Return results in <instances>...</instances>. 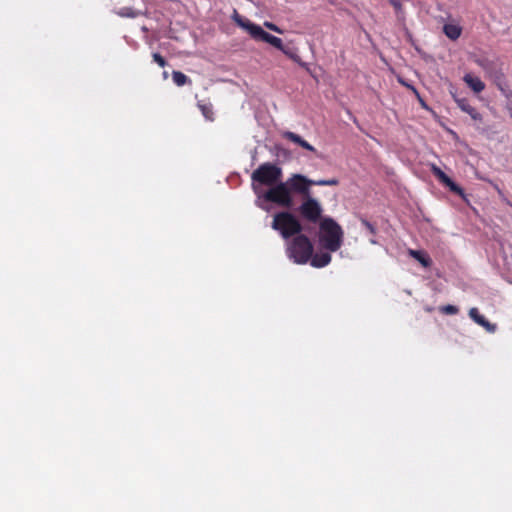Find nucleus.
Listing matches in <instances>:
<instances>
[{
    "label": "nucleus",
    "instance_id": "nucleus-13",
    "mask_svg": "<svg viewBox=\"0 0 512 512\" xmlns=\"http://www.w3.org/2000/svg\"><path fill=\"white\" fill-rule=\"evenodd\" d=\"M331 255L328 252L312 254L310 261L311 265L316 268L327 266L331 262Z\"/></svg>",
    "mask_w": 512,
    "mask_h": 512
},
{
    "label": "nucleus",
    "instance_id": "nucleus-1",
    "mask_svg": "<svg viewBox=\"0 0 512 512\" xmlns=\"http://www.w3.org/2000/svg\"><path fill=\"white\" fill-rule=\"evenodd\" d=\"M337 178L311 180L302 174H292L284 183H280L264 194L266 202L274 203L280 207L291 208L294 205L293 195L307 196L311 186H337Z\"/></svg>",
    "mask_w": 512,
    "mask_h": 512
},
{
    "label": "nucleus",
    "instance_id": "nucleus-8",
    "mask_svg": "<svg viewBox=\"0 0 512 512\" xmlns=\"http://www.w3.org/2000/svg\"><path fill=\"white\" fill-rule=\"evenodd\" d=\"M304 198L302 204L298 208L300 215L311 223H317L320 220L322 208L319 202L311 197V193Z\"/></svg>",
    "mask_w": 512,
    "mask_h": 512
},
{
    "label": "nucleus",
    "instance_id": "nucleus-5",
    "mask_svg": "<svg viewBox=\"0 0 512 512\" xmlns=\"http://www.w3.org/2000/svg\"><path fill=\"white\" fill-rule=\"evenodd\" d=\"M272 228L278 231L284 239L301 234L302 225L290 212L282 211L274 215Z\"/></svg>",
    "mask_w": 512,
    "mask_h": 512
},
{
    "label": "nucleus",
    "instance_id": "nucleus-18",
    "mask_svg": "<svg viewBox=\"0 0 512 512\" xmlns=\"http://www.w3.org/2000/svg\"><path fill=\"white\" fill-rule=\"evenodd\" d=\"M172 78L177 86H184L185 84L190 83V79L181 71H173Z\"/></svg>",
    "mask_w": 512,
    "mask_h": 512
},
{
    "label": "nucleus",
    "instance_id": "nucleus-24",
    "mask_svg": "<svg viewBox=\"0 0 512 512\" xmlns=\"http://www.w3.org/2000/svg\"><path fill=\"white\" fill-rule=\"evenodd\" d=\"M390 2V4L395 8V9H400L401 8V3L399 0H388Z\"/></svg>",
    "mask_w": 512,
    "mask_h": 512
},
{
    "label": "nucleus",
    "instance_id": "nucleus-23",
    "mask_svg": "<svg viewBox=\"0 0 512 512\" xmlns=\"http://www.w3.org/2000/svg\"><path fill=\"white\" fill-rule=\"evenodd\" d=\"M362 223L364 224V226L371 232V233H375V229L373 227V225L371 223H369L368 221L366 220H363Z\"/></svg>",
    "mask_w": 512,
    "mask_h": 512
},
{
    "label": "nucleus",
    "instance_id": "nucleus-10",
    "mask_svg": "<svg viewBox=\"0 0 512 512\" xmlns=\"http://www.w3.org/2000/svg\"><path fill=\"white\" fill-rule=\"evenodd\" d=\"M456 102L458 104V107L465 113L469 114L473 120H482L481 114L474 108L472 105H470L469 101L465 98L456 99Z\"/></svg>",
    "mask_w": 512,
    "mask_h": 512
},
{
    "label": "nucleus",
    "instance_id": "nucleus-12",
    "mask_svg": "<svg viewBox=\"0 0 512 512\" xmlns=\"http://www.w3.org/2000/svg\"><path fill=\"white\" fill-rule=\"evenodd\" d=\"M470 318L476 322L478 325L486 328L488 331H494V326L490 324V322L479 313V310L475 307L469 310Z\"/></svg>",
    "mask_w": 512,
    "mask_h": 512
},
{
    "label": "nucleus",
    "instance_id": "nucleus-22",
    "mask_svg": "<svg viewBox=\"0 0 512 512\" xmlns=\"http://www.w3.org/2000/svg\"><path fill=\"white\" fill-rule=\"evenodd\" d=\"M264 25H265L268 29H270V30H272V31H274V32L282 33V30H281L278 26H276L275 24H273V23H271V22H265V23H264Z\"/></svg>",
    "mask_w": 512,
    "mask_h": 512
},
{
    "label": "nucleus",
    "instance_id": "nucleus-2",
    "mask_svg": "<svg viewBox=\"0 0 512 512\" xmlns=\"http://www.w3.org/2000/svg\"><path fill=\"white\" fill-rule=\"evenodd\" d=\"M283 177V170L277 164L265 162L260 164L251 174V187L259 199H264V194L268 191H262L261 187L267 186L269 189L277 186Z\"/></svg>",
    "mask_w": 512,
    "mask_h": 512
},
{
    "label": "nucleus",
    "instance_id": "nucleus-9",
    "mask_svg": "<svg viewBox=\"0 0 512 512\" xmlns=\"http://www.w3.org/2000/svg\"><path fill=\"white\" fill-rule=\"evenodd\" d=\"M431 172L443 185L448 187L450 191L457 195L463 196V189L457 185L450 177H448L437 165H431Z\"/></svg>",
    "mask_w": 512,
    "mask_h": 512
},
{
    "label": "nucleus",
    "instance_id": "nucleus-19",
    "mask_svg": "<svg viewBox=\"0 0 512 512\" xmlns=\"http://www.w3.org/2000/svg\"><path fill=\"white\" fill-rule=\"evenodd\" d=\"M440 312L446 315H455L459 312V309L457 306L454 305H444L440 307Z\"/></svg>",
    "mask_w": 512,
    "mask_h": 512
},
{
    "label": "nucleus",
    "instance_id": "nucleus-25",
    "mask_svg": "<svg viewBox=\"0 0 512 512\" xmlns=\"http://www.w3.org/2000/svg\"><path fill=\"white\" fill-rule=\"evenodd\" d=\"M507 110H508L510 116L512 117V105H508Z\"/></svg>",
    "mask_w": 512,
    "mask_h": 512
},
{
    "label": "nucleus",
    "instance_id": "nucleus-6",
    "mask_svg": "<svg viewBox=\"0 0 512 512\" xmlns=\"http://www.w3.org/2000/svg\"><path fill=\"white\" fill-rule=\"evenodd\" d=\"M233 19L237 25L244 28L253 39L269 43L278 50L283 48V42L280 38L264 31L259 25L247 19H243L236 10L234 11Z\"/></svg>",
    "mask_w": 512,
    "mask_h": 512
},
{
    "label": "nucleus",
    "instance_id": "nucleus-3",
    "mask_svg": "<svg viewBox=\"0 0 512 512\" xmlns=\"http://www.w3.org/2000/svg\"><path fill=\"white\" fill-rule=\"evenodd\" d=\"M319 227L321 245L331 252L339 250L344 236L341 226L334 219L325 217L321 220Z\"/></svg>",
    "mask_w": 512,
    "mask_h": 512
},
{
    "label": "nucleus",
    "instance_id": "nucleus-14",
    "mask_svg": "<svg viewBox=\"0 0 512 512\" xmlns=\"http://www.w3.org/2000/svg\"><path fill=\"white\" fill-rule=\"evenodd\" d=\"M463 80L475 93H480L485 89L484 82L480 78L472 76L471 74H466Z\"/></svg>",
    "mask_w": 512,
    "mask_h": 512
},
{
    "label": "nucleus",
    "instance_id": "nucleus-4",
    "mask_svg": "<svg viewBox=\"0 0 512 512\" xmlns=\"http://www.w3.org/2000/svg\"><path fill=\"white\" fill-rule=\"evenodd\" d=\"M286 253L293 262L306 264L312 256L313 245L306 235L300 234L293 237L288 243Z\"/></svg>",
    "mask_w": 512,
    "mask_h": 512
},
{
    "label": "nucleus",
    "instance_id": "nucleus-15",
    "mask_svg": "<svg viewBox=\"0 0 512 512\" xmlns=\"http://www.w3.org/2000/svg\"><path fill=\"white\" fill-rule=\"evenodd\" d=\"M444 34L451 40H457L462 32L460 26L455 24H445L443 27Z\"/></svg>",
    "mask_w": 512,
    "mask_h": 512
},
{
    "label": "nucleus",
    "instance_id": "nucleus-20",
    "mask_svg": "<svg viewBox=\"0 0 512 512\" xmlns=\"http://www.w3.org/2000/svg\"><path fill=\"white\" fill-rule=\"evenodd\" d=\"M280 51L283 52L286 56H288L293 61L299 62V60H300L299 56L296 53H294L290 48L283 45V48L280 49Z\"/></svg>",
    "mask_w": 512,
    "mask_h": 512
},
{
    "label": "nucleus",
    "instance_id": "nucleus-21",
    "mask_svg": "<svg viewBox=\"0 0 512 512\" xmlns=\"http://www.w3.org/2000/svg\"><path fill=\"white\" fill-rule=\"evenodd\" d=\"M152 57L154 62H156L160 67H165L167 65V61L161 54L155 52L152 54Z\"/></svg>",
    "mask_w": 512,
    "mask_h": 512
},
{
    "label": "nucleus",
    "instance_id": "nucleus-7",
    "mask_svg": "<svg viewBox=\"0 0 512 512\" xmlns=\"http://www.w3.org/2000/svg\"><path fill=\"white\" fill-rule=\"evenodd\" d=\"M475 63L485 71L486 76L492 80V82L497 86V88L506 98H510L512 96V91L505 85L504 72L493 60H490L486 57H481L476 58Z\"/></svg>",
    "mask_w": 512,
    "mask_h": 512
},
{
    "label": "nucleus",
    "instance_id": "nucleus-11",
    "mask_svg": "<svg viewBox=\"0 0 512 512\" xmlns=\"http://www.w3.org/2000/svg\"><path fill=\"white\" fill-rule=\"evenodd\" d=\"M283 137L293 143L298 144L299 146L306 150L316 152V149L311 144H309L306 140H304L301 136L294 132L286 131L284 132Z\"/></svg>",
    "mask_w": 512,
    "mask_h": 512
},
{
    "label": "nucleus",
    "instance_id": "nucleus-17",
    "mask_svg": "<svg viewBox=\"0 0 512 512\" xmlns=\"http://www.w3.org/2000/svg\"><path fill=\"white\" fill-rule=\"evenodd\" d=\"M409 254L419 261L423 267H429L431 265V259L424 254L422 251L419 250H410Z\"/></svg>",
    "mask_w": 512,
    "mask_h": 512
},
{
    "label": "nucleus",
    "instance_id": "nucleus-16",
    "mask_svg": "<svg viewBox=\"0 0 512 512\" xmlns=\"http://www.w3.org/2000/svg\"><path fill=\"white\" fill-rule=\"evenodd\" d=\"M197 106L200 109L202 115L205 117L206 120H208V121L214 120L213 106L211 103H204L202 101H199Z\"/></svg>",
    "mask_w": 512,
    "mask_h": 512
}]
</instances>
